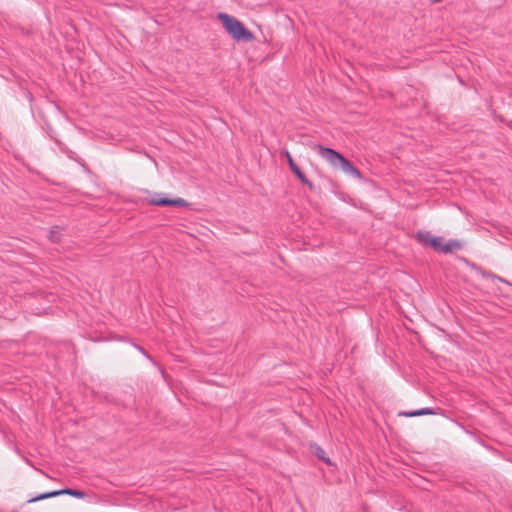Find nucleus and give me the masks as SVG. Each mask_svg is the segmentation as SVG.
Returning <instances> with one entry per match:
<instances>
[{"label":"nucleus","mask_w":512,"mask_h":512,"mask_svg":"<svg viewBox=\"0 0 512 512\" xmlns=\"http://www.w3.org/2000/svg\"><path fill=\"white\" fill-rule=\"evenodd\" d=\"M311 452L321 461L330 465V458L326 455L325 450L317 444L311 445Z\"/></svg>","instance_id":"obj_8"},{"label":"nucleus","mask_w":512,"mask_h":512,"mask_svg":"<svg viewBox=\"0 0 512 512\" xmlns=\"http://www.w3.org/2000/svg\"><path fill=\"white\" fill-rule=\"evenodd\" d=\"M49 238H50V240H51L52 242H55V243H57V242H59V241H60V236H59V234H58L56 231H54V230H51V231H50V236H49Z\"/></svg>","instance_id":"obj_10"},{"label":"nucleus","mask_w":512,"mask_h":512,"mask_svg":"<svg viewBox=\"0 0 512 512\" xmlns=\"http://www.w3.org/2000/svg\"><path fill=\"white\" fill-rule=\"evenodd\" d=\"M139 350H140L142 353H145V350H144L142 347H139Z\"/></svg>","instance_id":"obj_13"},{"label":"nucleus","mask_w":512,"mask_h":512,"mask_svg":"<svg viewBox=\"0 0 512 512\" xmlns=\"http://www.w3.org/2000/svg\"><path fill=\"white\" fill-rule=\"evenodd\" d=\"M437 412L433 408H422L418 410L413 411H400L398 413L399 416L404 417H416V416H423V415H435Z\"/></svg>","instance_id":"obj_7"},{"label":"nucleus","mask_w":512,"mask_h":512,"mask_svg":"<svg viewBox=\"0 0 512 512\" xmlns=\"http://www.w3.org/2000/svg\"><path fill=\"white\" fill-rule=\"evenodd\" d=\"M435 238L429 231L420 230L416 234V239L419 243L430 246V240Z\"/></svg>","instance_id":"obj_9"},{"label":"nucleus","mask_w":512,"mask_h":512,"mask_svg":"<svg viewBox=\"0 0 512 512\" xmlns=\"http://www.w3.org/2000/svg\"><path fill=\"white\" fill-rule=\"evenodd\" d=\"M148 204L155 206H175V207H186L188 202L182 198L170 199L161 194H154L150 199L147 200Z\"/></svg>","instance_id":"obj_5"},{"label":"nucleus","mask_w":512,"mask_h":512,"mask_svg":"<svg viewBox=\"0 0 512 512\" xmlns=\"http://www.w3.org/2000/svg\"><path fill=\"white\" fill-rule=\"evenodd\" d=\"M281 155H283L287 159L289 168L294 173V175L299 179V181L302 184L306 185L310 191H314L315 185L306 177V175L302 172L300 167L295 163L290 152L288 150H285L281 153Z\"/></svg>","instance_id":"obj_4"},{"label":"nucleus","mask_w":512,"mask_h":512,"mask_svg":"<svg viewBox=\"0 0 512 512\" xmlns=\"http://www.w3.org/2000/svg\"><path fill=\"white\" fill-rule=\"evenodd\" d=\"M313 149L317 151L332 166H339L344 173L352 175L359 179L362 178V174L359 171V169L356 168L351 161L346 159L342 154H340L336 150L324 147L321 144L314 145Z\"/></svg>","instance_id":"obj_1"},{"label":"nucleus","mask_w":512,"mask_h":512,"mask_svg":"<svg viewBox=\"0 0 512 512\" xmlns=\"http://www.w3.org/2000/svg\"><path fill=\"white\" fill-rule=\"evenodd\" d=\"M432 2H439L440 0H431Z\"/></svg>","instance_id":"obj_15"},{"label":"nucleus","mask_w":512,"mask_h":512,"mask_svg":"<svg viewBox=\"0 0 512 512\" xmlns=\"http://www.w3.org/2000/svg\"><path fill=\"white\" fill-rule=\"evenodd\" d=\"M139 350H140L142 353H145V350H144L142 347H139Z\"/></svg>","instance_id":"obj_11"},{"label":"nucleus","mask_w":512,"mask_h":512,"mask_svg":"<svg viewBox=\"0 0 512 512\" xmlns=\"http://www.w3.org/2000/svg\"><path fill=\"white\" fill-rule=\"evenodd\" d=\"M218 18L221 20L227 33L231 35L234 40L245 43L253 42L255 40L254 34L235 17L221 12L218 14Z\"/></svg>","instance_id":"obj_2"},{"label":"nucleus","mask_w":512,"mask_h":512,"mask_svg":"<svg viewBox=\"0 0 512 512\" xmlns=\"http://www.w3.org/2000/svg\"><path fill=\"white\" fill-rule=\"evenodd\" d=\"M63 494L71 495V496H74L77 498H83L85 495V493L81 490L67 488V489L54 490V491L40 494V495L30 499L29 502H35L38 500H42V499H46V498H50V497H54V496H58V495H63Z\"/></svg>","instance_id":"obj_6"},{"label":"nucleus","mask_w":512,"mask_h":512,"mask_svg":"<svg viewBox=\"0 0 512 512\" xmlns=\"http://www.w3.org/2000/svg\"><path fill=\"white\" fill-rule=\"evenodd\" d=\"M139 350H140L142 353H145V350H144L142 347H139Z\"/></svg>","instance_id":"obj_14"},{"label":"nucleus","mask_w":512,"mask_h":512,"mask_svg":"<svg viewBox=\"0 0 512 512\" xmlns=\"http://www.w3.org/2000/svg\"><path fill=\"white\" fill-rule=\"evenodd\" d=\"M139 350H140L142 353H145V350H144L142 347H139Z\"/></svg>","instance_id":"obj_12"},{"label":"nucleus","mask_w":512,"mask_h":512,"mask_svg":"<svg viewBox=\"0 0 512 512\" xmlns=\"http://www.w3.org/2000/svg\"><path fill=\"white\" fill-rule=\"evenodd\" d=\"M443 241V237L435 236V238L430 240V247H432L437 252L445 254L458 251L462 248V243L457 239H450L446 243H443Z\"/></svg>","instance_id":"obj_3"}]
</instances>
